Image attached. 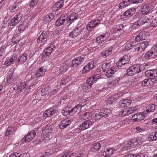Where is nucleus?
I'll use <instances>...</instances> for the list:
<instances>
[{
	"label": "nucleus",
	"mask_w": 157,
	"mask_h": 157,
	"mask_svg": "<svg viewBox=\"0 0 157 157\" xmlns=\"http://www.w3.org/2000/svg\"><path fill=\"white\" fill-rule=\"evenodd\" d=\"M6 79V84L8 85L13 83L14 80H16L17 78L16 74L14 73L13 71L10 69L8 73Z\"/></svg>",
	"instance_id": "obj_1"
},
{
	"label": "nucleus",
	"mask_w": 157,
	"mask_h": 157,
	"mask_svg": "<svg viewBox=\"0 0 157 157\" xmlns=\"http://www.w3.org/2000/svg\"><path fill=\"white\" fill-rule=\"evenodd\" d=\"M150 21V19L147 17H142L134 22L133 25H132V27L133 28H138L145 23L149 22Z\"/></svg>",
	"instance_id": "obj_2"
},
{
	"label": "nucleus",
	"mask_w": 157,
	"mask_h": 157,
	"mask_svg": "<svg viewBox=\"0 0 157 157\" xmlns=\"http://www.w3.org/2000/svg\"><path fill=\"white\" fill-rule=\"evenodd\" d=\"M143 1V0H124L119 4L118 7L120 9H123L130 5L132 3L135 4L141 3Z\"/></svg>",
	"instance_id": "obj_3"
},
{
	"label": "nucleus",
	"mask_w": 157,
	"mask_h": 157,
	"mask_svg": "<svg viewBox=\"0 0 157 157\" xmlns=\"http://www.w3.org/2000/svg\"><path fill=\"white\" fill-rule=\"evenodd\" d=\"M130 56L129 55H124L119 60L117 65L120 67H122L124 65L128 63L129 60Z\"/></svg>",
	"instance_id": "obj_4"
},
{
	"label": "nucleus",
	"mask_w": 157,
	"mask_h": 157,
	"mask_svg": "<svg viewBox=\"0 0 157 157\" xmlns=\"http://www.w3.org/2000/svg\"><path fill=\"white\" fill-rule=\"evenodd\" d=\"M85 56L82 55L80 56L73 59L72 61V65H71L74 67H76L78 65L82 63L84 61Z\"/></svg>",
	"instance_id": "obj_5"
},
{
	"label": "nucleus",
	"mask_w": 157,
	"mask_h": 157,
	"mask_svg": "<svg viewBox=\"0 0 157 157\" xmlns=\"http://www.w3.org/2000/svg\"><path fill=\"white\" fill-rule=\"evenodd\" d=\"M72 118L70 117H67V118L62 120L59 125V128L61 129H64L66 128L69 126Z\"/></svg>",
	"instance_id": "obj_6"
},
{
	"label": "nucleus",
	"mask_w": 157,
	"mask_h": 157,
	"mask_svg": "<svg viewBox=\"0 0 157 157\" xmlns=\"http://www.w3.org/2000/svg\"><path fill=\"white\" fill-rule=\"evenodd\" d=\"M83 30L80 27H78L70 32L69 36L70 37L75 38L81 36Z\"/></svg>",
	"instance_id": "obj_7"
},
{
	"label": "nucleus",
	"mask_w": 157,
	"mask_h": 157,
	"mask_svg": "<svg viewBox=\"0 0 157 157\" xmlns=\"http://www.w3.org/2000/svg\"><path fill=\"white\" fill-rule=\"evenodd\" d=\"M100 23V20L98 19L93 20L89 22L86 26V29L88 30H91Z\"/></svg>",
	"instance_id": "obj_8"
},
{
	"label": "nucleus",
	"mask_w": 157,
	"mask_h": 157,
	"mask_svg": "<svg viewBox=\"0 0 157 157\" xmlns=\"http://www.w3.org/2000/svg\"><path fill=\"white\" fill-rule=\"evenodd\" d=\"M55 48V46L53 44L50 45L44 50L42 53L43 56H49L51 55L54 50V48Z\"/></svg>",
	"instance_id": "obj_9"
},
{
	"label": "nucleus",
	"mask_w": 157,
	"mask_h": 157,
	"mask_svg": "<svg viewBox=\"0 0 157 157\" xmlns=\"http://www.w3.org/2000/svg\"><path fill=\"white\" fill-rule=\"evenodd\" d=\"M157 56V49L151 48L149 51L147 52L145 55L146 58H152Z\"/></svg>",
	"instance_id": "obj_10"
},
{
	"label": "nucleus",
	"mask_w": 157,
	"mask_h": 157,
	"mask_svg": "<svg viewBox=\"0 0 157 157\" xmlns=\"http://www.w3.org/2000/svg\"><path fill=\"white\" fill-rule=\"evenodd\" d=\"M137 33L138 35L135 39L137 42L140 41L142 40H145L147 38L145 31H139L137 32Z\"/></svg>",
	"instance_id": "obj_11"
},
{
	"label": "nucleus",
	"mask_w": 157,
	"mask_h": 157,
	"mask_svg": "<svg viewBox=\"0 0 157 157\" xmlns=\"http://www.w3.org/2000/svg\"><path fill=\"white\" fill-rule=\"evenodd\" d=\"M27 84L25 82H21L18 83L16 84L13 85V90L17 91V92L19 91L20 92L26 87Z\"/></svg>",
	"instance_id": "obj_12"
},
{
	"label": "nucleus",
	"mask_w": 157,
	"mask_h": 157,
	"mask_svg": "<svg viewBox=\"0 0 157 157\" xmlns=\"http://www.w3.org/2000/svg\"><path fill=\"white\" fill-rule=\"evenodd\" d=\"M92 124V122L89 120L84 121L79 126L78 129L80 130H84L89 128Z\"/></svg>",
	"instance_id": "obj_13"
},
{
	"label": "nucleus",
	"mask_w": 157,
	"mask_h": 157,
	"mask_svg": "<svg viewBox=\"0 0 157 157\" xmlns=\"http://www.w3.org/2000/svg\"><path fill=\"white\" fill-rule=\"evenodd\" d=\"M21 14L18 13L10 21V25L14 26L17 25L21 19Z\"/></svg>",
	"instance_id": "obj_14"
},
{
	"label": "nucleus",
	"mask_w": 157,
	"mask_h": 157,
	"mask_svg": "<svg viewBox=\"0 0 157 157\" xmlns=\"http://www.w3.org/2000/svg\"><path fill=\"white\" fill-rule=\"evenodd\" d=\"M124 26L122 24H119L113 26L111 31L114 34H119V33L122 31L124 29Z\"/></svg>",
	"instance_id": "obj_15"
},
{
	"label": "nucleus",
	"mask_w": 157,
	"mask_h": 157,
	"mask_svg": "<svg viewBox=\"0 0 157 157\" xmlns=\"http://www.w3.org/2000/svg\"><path fill=\"white\" fill-rule=\"evenodd\" d=\"M64 1L60 0L52 6V10L54 12H56L60 10L63 6Z\"/></svg>",
	"instance_id": "obj_16"
},
{
	"label": "nucleus",
	"mask_w": 157,
	"mask_h": 157,
	"mask_svg": "<svg viewBox=\"0 0 157 157\" xmlns=\"http://www.w3.org/2000/svg\"><path fill=\"white\" fill-rule=\"evenodd\" d=\"M78 17V14L76 13H73L67 16L66 21L68 23L71 24L75 20H76Z\"/></svg>",
	"instance_id": "obj_17"
},
{
	"label": "nucleus",
	"mask_w": 157,
	"mask_h": 157,
	"mask_svg": "<svg viewBox=\"0 0 157 157\" xmlns=\"http://www.w3.org/2000/svg\"><path fill=\"white\" fill-rule=\"evenodd\" d=\"M151 6L149 4L144 5L141 8V12L143 14H147L151 11Z\"/></svg>",
	"instance_id": "obj_18"
},
{
	"label": "nucleus",
	"mask_w": 157,
	"mask_h": 157,
	"mask_svg": "<svg viewBox=\"0 0 157 157\" xmlns=\"http://www.w3.org/2000/svg\"><path fill=\"white\" fill-rule=\"evenodd\" d=\"M55 111L56 110L55 109H54L52 108H50L44 112L43 114V116L45 118L51 117L55 114Z\"/></svg>",
	"instance_id": "obj_19"
},
{
	"label": "nucleus",
	"mask_w": 157,
	"mask_h": 157,
	"mask_svg": "<svg viewBox=\"0 0 157 157\" xmlns=\"http://www.w3.org/2000/svg\"><path fill=\"white\" fill-rule=\"evenodd\" d=\"M131 103V101L129 99L121 100L119 104V107L123 108L124 107L129 106Z\"/></svg>",
	"instance_id": "obj_20"
},
{
	"label": "nucleus",
	"mask_w": 157,
	"mask_h": 157,
	"mask_svg": "<svg viewBox=\"0 0 157 157\" xmlns=\"http://www.w3.org/2000/svg\"><path fill=\"white\" fill-rule=\"evenodd\" d=\"M16 59L17 57L14 56L9 57L6 58L4 62V65L7 66H9L13 64Z\"/></svg>",
	"instance_id": "obj_21"
},
{
	"label": "nucleus",
	"mask_w": 157,
	"mask_h": 157,
	"mask_svg": "<svg viewBox=\"0 0 157 157\" xmlns=\"http://www.w3.org/2000/svg\"><path fill=\"white\" fill-rule=\"evenodd\" d=\"M128 145L131 147H134L139 145V141L138 139L135 137L131 139L128 143Z\"/></svg>",
	"instance_id": "obj_22"
},
{
	"label": "nucleus",
	"mask_w": 157,
	"mask_h": 157,
	"mask_svg": "<svg viewBox=\"0 0 157 157\" xmlns=\"http://www.w3.org/2000/svg\"><path fill=\"white\" fill-rule=\"evenodd\" d=\"M67 16L65 15H62L56 21V25L57 26H59L62 25L65 21H66Z\"/></svg>",
	"instance_id": "obj_23"
},
{
	"label": "nucleus",
	"mask_w": 157,
	"mask_h": 157,
	"mask_svg": "<svg viewBox=\"0 0 157 157\" xmlns=\"http://www.w3.org/2000/svg\"><path fill=\"white\" fill-rule=\"evenodd\" d=\"M28 53L25 52L22 54L18 59V61L21 64H23L26 61L28 58Z\"/></svg>",
	"instance_id": "obj_24"
},
{
	"label": "nucleus",
	"mask_w": 157,
	"mask_h": 157,
	"mask_svg": "<svg viewBox=\"0 0 157 157\" xmlns=\"http://www.w3.org/2000/svg\"><path fill=\"white\" fill-rule=\"evenodd\" d=\"M82 107V105H76L74 108L71 109V115H73L75 113L76 114H78L81 111Z\"/></svg>",
	"instance_id": "obj_25"
},
{
	"label": "nucleus",
	"mask_w": 157,
	"mask_h": 157,
	"mask_svg": "<svg viewBox=\"0 0 157 157\" xmlns=\"http://www.w3.org/2000/svg\"><path fill=\"white\" fill-rule=\"evenodd\" d=\"M94 68V65L93 63H89L86 65L83 68L82 70V73H87Z\"/></svg>",
	"instance_id": "obj_26"
},
{
	"label": "nucleus",
	"mask_w": 157,
	"mask_h": 157,
	"mask_svg": "<svg viewBox=\"0 0 157 157\" xmlns=\"http://www.w3.org/2000/svg\"><path fill=\"white\" fill-rule=\"evenodd\" d=\"M108 34L103 33L98 37L96 39V42L100 43L102 41H104L107 39L108 36Z\"/></svg>",
	"instance_id": "obj_27"
},
{
	"label": "nucleus",
	"mask_w": 157,
	"mask_h": 157,
	"mask_svg": "<svg viewBox=\"0 0 157 157\" xmlns=\"http://www.w3.org/2000/svg\"><path fill=\"white\" fill-rule=\"evenodd\" d=\"M46 71V69L44 67H42L37 69L36 73V75L40 77L44 75Z\"/></svg>",
	"instance_id": "obj_28"
},
{
	"label": "nucleus",
	"mask_w": 157,
	"mask_h": 157,
	"mask_svg": "<svg viewBox=\"0 0 157 157\" xmlns=\"http://www.w3.org/2000/svg\"><path fill=\"white\" fill-rule=\"evenodd\" d=\"M48 36V32L43 31L37 40V42L40 43L44 39L47 38Z\"/></svg>",
	"instance_id": "obj_29"
},
{
	"label": "nucleus",
	"mask_w": 157,
	"mask_h": 157,
	"mask_svg": "<svg viewBox=\"0 0 157 157\" xmlns=\"http://www.w3.org/2000/svg\"><path fill=\"white\" fill-rule=\"evenodd\" d=\"M135 10L136 9L134 8L129 9L124 13V16L125 17L128 18L134 13Z\"/></svg>",
	"instance_id": "obj_30"
},
{
	"label": "nucleus",
	"mask_w": 157,
	"mask_h": 157,
	"mask_svg": "<svg viewBox=\"0 0 157 157\" xmlns=\"http://www.w3.org/2000/svg\"><path fill=\"white\" fill-rule=\"evenodd\" d=\"M91 78H88L86 81V83L83 86V89H85L87 90H89L91 87L92 85L93 82L91 80Z\"/></svg>",
	"instance_id": "obj_31"
},
{
	"label": "nucleus",
	"mask_w": 157,
	"mask_h": 157,
	"mask_svg": "<svg viewBox=\"0 0 157 157\" xmlns=\"http://www.w3.org/2000/svg\"><path fill=\"white\" fill-rule=\"evenodd\" d=\"M54 127L53 124H48L45 127L44 129H43L42 132L44 133H49L52 130Z\"/></svg>",
	"instance_id": "obj_32"
},
{
	"label": "nucleus",
	"mask_w": 157,
	"mask_h": 157,
	"mask_svg": "<svg viewBox=\"0 0 157 157\" xmlns=\"http://www.w3.org/2000/svg\"><path fill=\"white\" fill-rule=\"evenodd\" d=\"M19 5L17 3H14L11 4L10 7V10L11 12H14L17 11L19 8Z\"/></svg>",
	"instance_id": "obj_33"
},
{
	"label": "nucleus",
	"mask_w": 157,
	"mask_h": 157,
	"mask_svg": "<svg viewBox=\"0 0 157 157\" xmlns=\"http://www.w3.org/2000/svg\"><path fill=\"white\" fill-rule=\"evenodd\" d=\"M112 48H108L106 50H103L101 53V56L105 58L112 53Z\"/></svg>",
	"instance_id": "obj_34"
},
{
	"label": "nucleus",
	"mask_w": 157,
	"mask_h": 157,
	"mask_svg": "<svg viewBox=\"0 0 157 157\" xmlns=\"http://www.w3.org/2000/svg\"><path fill=\"white\" fill-rule=\"evenodd\" d=\"M68 66L67 64L62 65L61 66L59 70V73L61 74H62L65 73L68 69Z\"/></svg>",
	"instance_id": "obj_35"
},
{
	"label": "nucleus",
	"mask_w": 157,
	"mask_h": 157,
	"mask_svg": "<svg viewBox=\"0 0 157 157\" xmlns=\"http://www.w3.org/2000/svg\"><path fill=\"white\" fill-rule=\"evenodd\" d=\"M51 136L48 134L44 135L43 137L41 138L40 141L42 143H47L50 139Z\"/></svg>",
	"instance_id": "obj_36"
},
{
	"label": "nucleus",
	"mask_w": 157,
	"mask_h": 157,
	"mask_svg": "<svg viewBox=\"0 0 157 157\" xmlns=\"http://www.w3.org/2000/svg\"><path fill=\"white\" fill-rule=\"evenodd\" d=\"M114 149L112 148H108L105 151V156H108L109 157L113 153Z\"/></svg>",
	"instance_id": "obj_37"
},
{
	"label": "nucleus",
	"mask_w": 157,
	"mask_h": 157,
	"mask_svg": "<svg viewBox=\"0 0 157 157\" xmlns=\"http://www.w3.org/2000/svg\"><path fill=\"white\" fill-rule=\"evenodd\" d=\"M155 105L154 104H150L147 105L145 110L147 112H153L155 109Z\"/></svg>",
	"instance_id": "obj_38"
},
{
	"label": "nucleus",
	"mask_w": 157,
	"mask_h": 157,
	"mask_svg": "<svg viewBox=\"0 0 157 157\" xmlns=\"http://www.w3.org/2000/svg\"><path fill=\"white\" fill-rule=\"evenodd\" d=\"M101 146L100 143H96L94 144L91 147V150L94 151H98L100 149Z\"/></svg>",
	"instance_id": "obj_39"
},
{
	"label": "nucleus",
	"mask_w": 157,
	"mask_h": 157,
	"mask_svg": "<svg viewBox=\"0 0 157 157\" xmlns=\"http://www.w3.org/2000/svg\"><path fill=\"white\" fill-rule=\"evenodd\" d=\"M151 79L147 78L144 79L141 83V86L143 87L148 86L151 85L150 81Z\"/></svg>",
	"instance_id": "obj_40"
},
{
	"label": "nucleus",
	"mask_w": 157,
	"mask_h": 157,
	"mask_svg": "<svg viewBox=\"0 0 157 157\" xmlns=\"http://www.w3.org/2000/svg\"><path fill=\"white\" fill-rule=\"evenodd\" d=\"M90 113L86 112L80 116L79 117V119L82 121L89 119L90 116Z\"/></svg>",
	"instance_id": "obj_41"
},
{
	"label": "nucleus",
	"mask_w": 157,
	"mask_h": 157,
	"mask_svg": "<svg viewBox=\"0 0 157 157\" xmlns=\"http://www.w3.org/2000/svg\"><path fill=\"white\" fill-rule=\"evenodd\" d=\"M54 17L53 14L52 13H51L47 15L44 17V20L46 21L50 22Z\"/></svg>",
	"instance_id": "obj_42"
},
{
	"label": "nucleus",
	"mask_w": 157,
	"mask_h": 157,
	"mask_svg": "<svg viewBox=\"0 0 157 157\" xmlns=\"http://www.w3.org/2000/svg\"><path fill=\"white\" fill-rule=\"evenodd\" d=\"M139 44L142 51H144L149 45L148 42L147 41H144Z\"/></svg>",
	"instance_id": "obj_43"
},
{
	"label": "nucleus",
	"mask_w": 157,
	"mask_h": 157,
	"mask_svg": "<svg viewBox=\"0 0 157 157\" xmlns=\"http://www.w3.org/2000/svg\"><path fill=\"white\" fill-rule=\"evenodd\" d=\"M156 136L155 132H152L149 134L148 139L151 141L156 140H157V137Z\"/></svg>",
	"instance_id": "obj_44"
},
{
	"label": "nucleus",
	"mask_w": 157,
	"mask_h": 157,
	"mask_svg": "<svg viewBox=\"0 0 157 157\" xmlns=\"http://www.w3.org/2000/svg\"><path fill=\"white\" fill-rule=\"evenodd\" d=\"M32 140L33 139L32 137H31L30 135L28 134L27 135L25 136L22 139L21 143L25 141L28 142H29Z\"/></svg>",
	"instance_id": "obj_45"
},
{
	"label": "nucleus",
	"mask_w": 157,
	"mask_h": 157,
	"mask_svg": "<svg viewBox=\"0 0 157 157\" xmlns=\"http://www.w3.org/2000/svg\"><path fill=\"white\" fill-rule=\"evenodd\" d=\"M105 75L108 78L111 77L114 73L115 71L113 69H108L106 71Z\"/></svg>",
	"instance_id": "obj_46"
},
{
	"label": "nucleus",
	"mask_w": 157,
	"mask_h": 157,
	"mask_svg": "<svg viewBox=\"0 0 157 157\" xmlns=\"http://www.w3.org/2000/svg\"><path fill=\"white\" fill-rule=\"evenodd\" d=\"M69 109L68 108H65L63 109L62 110V113L63 115L64 116H66L68 114H71V110H69Z\"/></svg>",
	"instance_id": "obj_47"
},
{
	"label": "nucleus",
	"mask_w": 157,
	"mask_h": 157,
	"mask_svg": "<svg viewBox=\"0 0 157 157\" xmlns=\"http://www.w3.org/2000/svg\"><path fill=\"white\" fill-rule=\"evenodd\" d=\"M101 76L99 74H97L94 75L92 78L90 77L89 78H91V80L93 83L95 82L98 79L101 78Z\"/></svg>",
	"instance_id": "obj_48"
},
{
	"label": "nucleus",
	"mask_w": 157,
	"mask_h": 157,
	"mask_svg": "<svg viewBox=\"0 0 157 157\" xmlns=\"http://www.w3.org/2000/svg\"><path fill=\"white\" fill-rule=\"evenodd\" d=\"M50 89H48V90H46V89L42 90V95H45V96H48L50 95H52L53 94H55V93H54V92H53V93H50V91H50Z\"/></svg>",
	"instance_id": "obj_49"
},
{
	"label": "nucleus",
	"mask_w": 157,
	"mask_h": 157,
	"mask_svg": "<svg viewBox=\"0 0 157 157\" xmlns=\"http://www.w3.org/2000/svg\"><path fill=\"white\" fill-rule=\"evenodd\" d=\"M70 80V78L69 77L64 76L62 79L61 84L65 85Z\"/></svg>",
	"instance_id": "obj_50"
},
{
	"label": "nucleus",
	"mask_w": 157,
	"mask_h": 157,
	"mask_svg": "<svg viewBox=\"0 0 157 157\" xmlns=\"http://www.w3.org/2000/svg\"><path fill=\"white\" fill-rule=\"evenodd\" d=\"M132 67L133 68H134L133 71L135 74L136 73H139V72L141 71L139 65H135L132 66Z\"/></svg>",
	"instance_id": "obj_51"
},
{
	"label": "nucleus",
	"mask_w": 157,
	"mask_h": 157,
	"mask_svg": "<svg viewBox=\"0 0 157 157\" xmlns=\"http://www.w3.org/2000/svg\"><path fill=\"white\" fill-rule=\"evenodd\" d=\"M133 68L132 66L127 70V72L128 75L132 76L135 74L133 71Z\"/></svg>",
	"instance_id": "obj_52"
},
{
	"label": "nucleus",
	"mask_w": 157,
	"mask_h": 157,
	"mask_svg": "<svg viewBox=\"0 0 157 157\" xmlns=\"http://www.w3.org/2000/svg\"><path fill=\"white\" fill-rule=\"evenodd\" d=\"M143 157L144 154H141L140 155H136L133 154L129 153L125 155L123 157Z\"/></svg>",
	"instance_id": "obj_53"
},
{
	"label": "nucleus",
	"mask_w": 157,
	"mask_h": 157,
	"mask_svg": "<svg viewBox=\"0 0 157 157\" xmlns=\"http://www.w3.org/2000/svg\"><path fill=\"white\" fill-rule=\"evenodd\" d=\"M133 47V45L132 44V43L128 42L126 43L124 46L125 49L127 51L129 50Z\"/></svg>",
	"instance_id": "obj_54"
},
{
	"label": "nucleus",
	"mask_w": 157,
	"mask_h": 157,
	"mask_svg": "<svg viewBox=\"0 0 157 157\" xmlns=\"http://www.w3.org/2000/svg\"><path fill=\"white\" fill-rule=\"evenodd\" d=\"M109 67V65L107 63H104L102 65L101 68L103 71L105 72L108 70Z\"/></svg>",
	"instance_id": "obj_55"
},
{
	"label": "nucleus",
	"mask_w": 157,
	"mask_h": 157,
	"mask_svg": "<svg viewBox=\"0 0 157 157\" xmlns=\"http://www.w3.org/2000/svg\"><path fill=\"white\" fill-rule=\"evenodd\" d=\"M9 24V22L6 18H5L2 24V26L3 28L7 27Z\"/></svg>",
	"instance_id": "obj_56"
},
{
	"label": "nucleus",
	"mask_w": 157,
	"mask_h": 157,
	"mask_svg": "<svg viewBox=\"0 0 157 157\" xmlns=\"http://www.w3.org/2000/svg\"><path fill=\"white\" fill-rule=\"evenodd\" d=\"M126 112L127 113L126 115H128L132 113L135 111V109L133 107H131V108H128L125 109Z\"/></svg>",
	"instance_id": "obj_57"
},
{
	"label": "nucleus",
	"mask_w": 157,
	"mask_h": 157,
	"mask_svg": "<svg viewBox=\"0 0 157 157\" xmlns=\"http://www.w3.org/2000/svg\"><path fill=\"white\" fill-rule=\"evenodd\" d=\"M109 111L108 112L107 110H105L104 111L102 110L101 112V117H108L109 113Z\"/></svg>",
	"instance_id": "obj_58"
},
{
	"label": "nucleus",
	"mask_w": 157,
	"mask_h": 157,
	"mask_svg": "<svg viewBox=\"0 0 157 157\" xmlns=\"http://www.w3.org/2000/svg\"><path fill=\"white\" fill-rule=\"evenodd\" d=\"M38 1L39 0H32L29 4V6L33 8L35 6L37 5Z\"/></svg>",
	"instance_id": "obj_59"
},
{
	"label": "nucleus",
	"mask_w": 157,
	"mask_h": 157,
	"mask_svg": "<svg viewBox=\"0 0 157 157\" xmlns=\"http://www.w3.org/2000/svg\"><path fill=\"white\" fill-rule=\"evenodd\" d=\"M116 100V98H114V97H111L110 98H108L107 100V102L110 104H113L114 102H115Z\"/></svg>",
	"instance_id": "obj_60"
},
{
	"label": "nucleus",
	"mask_w": 157,
	"mask_h": 157,
	"mask_svg": "<svg viewBox=\"0 0 157 157\" xmlns=\"http://www.w3.org/2000/svg\"><path fill=\"white\" fill-rule=\"evenodd\" d=\"M37 130H33L31 131L30 132L29 134L30 135L31 137H32V139L33 140L35 137L36 134Z\"/></svg>",
	"instance_id": "obj_61"
},
{
	"label": "nucleus",
	"mask_w": 157,
	"mask_h": 157,
	"mask_svg": "<svg viewBox=\"0 0 157 157\" xmlns=\"http://www.w3.org/2000/svg\"><path fill=\"white\" fill-rule=\"evenodd\" d=\"M6 47L5 46H2L0 48V56L4 55L5 52Z\"/></svg>",
	"instance_id": "obj_62"
},
{
	"label": "nucleus",
	"mask_w": 157,
	"mask_h": 157,
	"mask_svg": "<svg viewBox=\"0 0 157 157\" xmlns=\"http://www.w3.org/2000/svg\"><path fill=\"white\" fill-rule=\"evenodd\" d=\"M152 70H147L145 72V76L147 77H152Z\"/></svg>",
	"instance_id": "obj_63"
},
{
	"label": "nucleus",
	"mask_w": 157,
	"mask_h": 157,
	"mask_svg": "<svg viewBox=\"0 0 157 157\" xmlns=\"http://www.w3.org/2000/svg\"><path fill=\"white\" fill-rule=\"evenodd\" d=\"M151 25L152 27L157 26V17L152 20Z\"/></svg>",
	"instance_id": "obj_64"
}]
</instances>
